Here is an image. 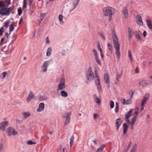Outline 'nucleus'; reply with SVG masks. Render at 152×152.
<instances>
[{"label":"nucleus","mask_w":152,"mask_h":152,"mask_svg":"<svg viewBox=\"0 0 152 152\" xmlns=\"http://www.w3.org/2000/svg\"><path fill=\"white\" fill-rule=\"evenodd\" d=\"M113 39V45L115 50V54L116 57L119 59L121 56L120 52V45L118 42V40L116 36L115 33L114 34L112 37Z\"/></svg>","instance_id":"f257e3e1"},{"label":"nucleus","mask_w":152,"mask_h":152,"mask_svg":"<svg viewBox=\"0 0 152 152\" xmlns=\"http://www.w3.org/2000/svg\"><path fill=\"white\" fill-rule=\"evenodd\" d=\"M104 15L109 17V20L111 21L112 20V16L115 12V9L113 7L110 6H107L104 7L103 10Z\"/></svg>","instance_id":"f03ea898"},{"label":"nucleus","mask_w":152,"mask_h":152,"mask_svg":"<svg viewBox=\"0 0 152 152\" xmlns=\"http://www.w3.org/2000/svg\"><path fill=\"white\" fill-rule=\"evenodd\" d=\"M85 76L88 82H91L94 79V76L91 67L88 69Z\"/></svg>","instance_id":"7ed1b4c3"},{"label":"nucleus","mask_w":152,"mask_h":152,"mask_svg":"<svg viewBox=\"0 0 152 152\" xmlns=\"http://www.w3.org/2000/svg\"><path fill=\"white\" fill-rule=\"evenodd\" d=\"M66 87L65 80L64 77H62L60 80L59 84L57 85V90H62L65 88Z\"/></svg>","instance_id":"20e7f679"},{"label":"nucleus","mask_w":152,"mask_h":152,"mask_svg":"<svg viewBox=\"0 0 152 152\" xmlns=\"http://www.w3.org/2000/svg\"><path fill=\"white\" fill-rule=\"evenodd\" d=\"M71 112H69L68 113H66L64 114V117H65V124L66 125L70 123Z\"/></svg>","instance_id":"39448f33"},{"label":"nucleus","mask_w":152,"mask_h":152,"mask_svg":"<svg viewBox=\"0 0 152 152\" xmlns=\"http://www.w3.org/2000/svg\"><path fill=\"white\" fill-rule=\"evenodd\" d=\"M0 15L2 16L10 15L9 12L7 10V8L4 7L0 9Z\"/></svg>","instance_id":"423d86ee"},{"label":"nucleus","mask_w":152,"mask_h":152,"mask_svg":"<svg viewBox=\"0 0 152 152\" xmlns=\"http://www.w3.org/2000/svg\"><path fill=\"white\" fill-rule=\"evenodd\" d=\"M49 62V61H46L44 62L41 67L42 71V72H46Z\"/></svg>","instance_id":"0eeeda50"},{"label":"nucleus","mask_w":152,"mask_h":152,"mask_svg":"<svg viewBox=\"0 0 152 152\" xmlns=\"http://www.w3.org/2000/svg\"><path fill=\"white\" fill-rule=\"evenodd\" d=\"M8 135L10 136L12 135H15L18 134V132L15 131V129L12 127H9L8 129Z\"/></svg>","instance_id":"6e6552de"},{"label":"nucleus","mask_w":152,"mask_h":152,"mask_svg":"<svg viewBox=\"0 0 152 152\" xmlns=\"http://www.w3.org/2000/svg\"><path fill=\"white\" fill-rule=\"evenodd\" d=\"M80 0H74L72 2V7L70 9V12L73 10L77 6Z\"/></svg>","instance_id":"1a4fd4ad"},{"label":"nucleus","mask_w":152,"mask_h":152,"mask_svg":"<svg viewBox=\"0 0 152 152\" xmlns=\"http://www.w3.org/2000/svg\"><path fill=\"white\" fill-rule=\"evenodd\" d=\"M132 113V110L130 109L129 111L126 113L125 115L126 120L127 123H129V117L131 115Z\"/></svg>","instance_id":"9d476101"},{"label":"nucleus","mask_w":152,"mask_h":152,"mask_svg":"<svg viewBox=\"0 0 152 152\" xmlns=\"http://www.w3.org/2000/svg\"><path fill=\"white\" fill-rule=\"evenodd\" d=\"M149 94H145L144 95L142 99V100L141 105L142 106L144 105V104L148 100Z\"/></svg>","instance_id":"9b49d317"},{"label":"nucleus","mask_w":152,"mask_h":152,"mask_svg":"<svg viewBox=\"0 0 152 152\" xmlns=\"http://www.w3.org/2000/svg\"><path fill=\"white\" fill-rule=\"evenodd\" d=\"M8 122L4 121L0 124V129L4 131L5 130L6 127L7 125Z\"/></svg>","instance_id":"f8f14e48"},{"label":"nucleus","mask_w":152,"mask_h":152,"mask_svg":"<svg viewBox=\"0 0 152 152\" xmlns=\"http://www.w3.org/2000/svg\"><path fill=\"white\" fill-rule=\"evenodd\" d=\"M137 24L140 26H142L143 25V22L142 20V18L141 16L138 14L137 16Z\"/></svg>","instance_id":"ddd939ff"},{"label":"nucleus","mask_w":152,"mask_h":152,"mask_svg":"<svg viewBox=\"0 0 152 152\" xmlns=\"http://www.w3.org/2000/svg\"><path fill=\"white\" fill-rule=\"evenodd\" d=\"M45 104L43 103H39V106L37 110V112H40L43 111L44 109Z\"/></svg>","instance_id":"4468645a"},{"label":"nucleus","mask_w":152,"mask_h":152,"mask_svg":"<svg viewBox=\"0 0 152 152\" xmlns=\"http://www.w3.org/2000/svg\"><path fill=\"white\" fill-rule=\"evenodd\" d=\"M104 78L105 81V83L106 84V86L108 88L109 87L110 81L108 76L106 75L104 76Z\"/></svg>","instance_id":"2eb2a0df"},{"label":"nucleus","mask_w":152,"mask_h":152,"mask_svg":"<svg viewBox=\"0 0 152 152\" xmlns=\"http://www.w3.org/2000/svg\"><path fill=\"white\" fill-rule=\"evenodd\" d=\"M122 121L121 118H118L115 121V125L117 129V130L118 129L122 123Z\"/></svg>","instance_id":"dca6fc26"},{"label":"nucleus","mask_w":152,"mask_h":152,"mask_svg":"<svg viewBox=\"0 0 152 152\" xmlns=\"http://www.w3.org/2000/svg\"><path fill=\"white\" fill-rule=\"evenodd\" d=\"M93 97L96 102L98 105L101 104V99L98 98L96 94L93 95Z\"/></svg>","instance_id":"f3484780"},{"label":"nucleus","mask_w":152,"mask_h":152,"mask_svg":"<svg viewBox=\"0 0 152 152\" xmlns=\"http://www.w3.org/2000/svg\"><path fill=\"white\" fill-rule=\"evenodd\" d=\"M34 95L33 94L32 91H31L28 95V96L27 99V101L28 102H29L34 97Z\"/></svg>","instance_id":"a211bd4d"},{"label":"nucleus","mask_w":152,"mask_h":152,"mask_svg":"<svg viewBox=\"0 0 152 152\" xmlns=\"http://www.w3.org/2000/svg\"><path fill=\"white\" fill-rule=\"evenodd\" d=\"M123 133L124 134H125L127 132V130L128 128V126L127 124L124 123L123 124Z\"/></svg>","instance_id":"6ab92c4d"},{"label":"nucleus","mask_w":152,"mask_h":152,"mask_svg":"<svg viewBox=\"0 0 152 152\" xmlns=\"http://www.w3.org/2000/svg\"><path fill=\"white\" fill-rule=\"evenodd\" d=\"M38 99L39 101H42L47 100L48 97L44 95H40L38 97Z\"/></svg>","instance_id":"aec40b11"},{"label":"nucleus","mask_w":152,"mask_h":152,"mask_svg":"<svg viewBox=\"0 0 152 152\" xmlns=\"http://www.w3.org/2000/svg\"><path fill=\"white\" fill-rule=\"evenodd\" d=\"M122 12L124 14V17L125 18H127L128 16V10L125 8L123 9Z\"/></svg>","instance_id":"412c9836"},{"label":"nucleus","mask_w":152,"mask_h":152,"mask_svg":"<svg viewBox=\"0 0 152 152\" xmlns=\"http://www.w3.org/2000/svg\"><path fill=\"white\" fill-rule=\"evenodd\" d=\"M60 94L62 97H66L68 96L67 93L64 90H62L60 92Z\"/></svg>","instance_id":"4be33fe9"},{"label":"nucleus","mask_w":152,"mask_h":152,"mask_svg":"<svg viewBox=\"0 0 152 152\" xmlns=\"http://www.w3.org/2000/svg\"><path fill=\"white\" fill-rule=\"evenodd\" d=\"M63 18V16L62 15L60 14L58 16V19L59 21V23L61 25H63L64 23V22L62 20Z\"/></svg>","instance_id":"5701e85b"},{"label":"nucleus","mask_w":152,"mask_h":152,"mask_svg":"<svg viewBox=\"0 0 152 152\" xmlns=\"http://www.w3.org/2000/svg\"><path fill=\"white\" fill-rule=\"evenodd\" d=\"M146 21L148 27L152 30V24L151 20H147Z\"/></svg>","instance_id":"b1692460"},{"label":"nucleus","mask_w":152,"mask_h":152,"mask_svg":"<svg viewBox=\"0 0 152 152\" xmlns=\"http://www.w3.org/2000/svg\"><path fill=\"white\" fill-rule=\"evenodd\" d=\"M74 137L73 135L71 136L70 139V146L71 148L72 147V145L74 143Z\"/></svg>","instance_id":"393cba45"},{"label":"nucleus","mask_w":152,"mask_h":152,"mask_svg":"<svg viewBox=\"0 0 152 152\" xmlns=\"http://www.w3.org/2000/svg\"><path fill=\"white\" fill-rule=\"evenodd\" d=\"M140 83L141 85H143L144 83L145 84H149L150 85H152V81H151L150 80H148V82H146L145 80H143Z\"/></svg>","instance_id":"a878e982"},{"label":"nucleus","mask_w":152,"mask_h":152,"mask_svg":"<svg viewBox=\"0 0 152 152\" xmlns=\"http://www.w3.org/2000/svg\"><path fill=\"white\" fill-rule=\"evenodd\" d=\"M14 22H13L10 25L9 27V34H10L11 32L14 30V27L13 25Z\"/></svg>","instance_id":"bb28decb"},{"label":"nucleus","mask_w":152,"mask_h":152,"mask_svg":"<svg viewBox=\"0 0 152 152\" xmlns=\"http://www.w3.org/2000/svg\"><path fill=\"white\" fill-rule=\"evenodd\" d=\"M128 56L130 60L131 61V62H132L133 61V59L132 58V56L131 54V51L130 50H129L128 51Z\"/></svg>","instance_id":"cd10ccee"},{"label":"nucleus","mask_w":152,"mask_h":152,"mask_svg":"<svg viewBox=\"0 0 152 152\" xmlns=\"http://www.w3.org/2000/svg\"><path fill=\"white\" fill-rule=\"evenodd\" d=\"M104 147V145H101L100 147L97 149L96 152H101L103 150Z\"/></svg>","instance_id":"c85d7f7f"},{"label":"nucleus","mask_w":152,"mask_h":152,"mask_svg":"<svg viewBox=\"0 0 152 152\" xmlns=\"http://www.w3.org/2000/svg\"><path fill=\"white\" fill-rule=\"evenodd\" d=\"M51 52V47H49L47 50L46 53V55L49 56H50Z\"/></svg>","instance_id":"c756f323"},{"label":"nucleus","mask_w":152,"mask_h":152,"mask_svg":"<svg viewBox=\"0 0 152 152\" xmlns=\"http://www.w3.org/2000/svg\"><path fill=\"white\" fill-rule=\"evenodd\" d=\"M95 81L96 85L100 84V81L99 77H95Z\"/></svg>","instance_id":"7c9ffc66"},{"label":"nucleus","mask_w":152,"mask_h":152,"mask_svg":"<svg viewBox=\"0 0 152 152\" xmlns=\"http://www.w3.org/2000/svg\"><path fill=\"white\" fill-rule=\"evenodd\" d=\"M31 115L30 113L29 112H24L23 114V117L25 118H26Z\"/></svg>","instance_id":"2f4dec72"},{"label":"nucleus","mask_w":152,"mask_h":152,"mask_svg":"<svg viewBox=\"0 0 152 152\" xmlns=\"http://www.w3.org/2000/svg\"><path fill=\"white\" fill-rule=\"evenodd\" d=\"M137 119H136V118H133L132 119V121L129 123H128V124H130L131 125H134L135 123V121Z\"/></svg>","instance_id":"473e14b6"},{"label":"nucleus","mask_w":152,"mask_h":152,"mask_svg":"<svg viewBox=\"0 0 152 152\" xmlns=\"http://www.w3.org/2000/svg\"><path fill=\"white\" fill-rule=\"evenodd\" d=\"M136 151L137 146L136 144H135L133 146L130 152H136Z\"/></svg>","instance_id":"72a5a7b5"},{"label":"nucleus","mask_w":152,"mask_h":152,"mask_svg":"<svg viewBox=\"0 0 152 152\" xmlns=\"http://www.w3.org/2000/svg\"><path fill=\"white\" fill-rule=\"evenodd\" d=\"M95 59L96 63L100 66H101V63L99 60L98 56L94 57Z\"/></svg>","instance_id":"f704fd0d"},{"label":"nucleus","mask_w":152,"mask_h":152,"mask_svg":"<svg viewBox=\"0 0 152 152\" xmlns=\"http://www.w3.org/2000/svg\"><path fill=\"white\" fill-rule=\"evenodd\" d=\"M98 34L99 35L100 37L103 39L104 40H106V38L104 35L102 33L99 32L98 33Z\"/></svg>","instance_id":"c9c22d12"},{"label":"nucleus","mask_w":152,"mask_h":152,"mask_svg":"<svg viewBox=\"0 0 152 152\" xmlns=\"http://www.w3.org/2000/svg\"><path fill=\"white\" fill-rule=\"evenodd\" d=\"M14 8V6L12 5L11 6L10 8H7V10L9 12V14H10V12H11L12 13H13V12L12 10H13V8Z\"/></svg>","instance_id":"e433bc0d"},{"label":"nucleus","mask_w":152,"mask_h":152,"mask_svg":"<svg viewBox=\"0 0 152 152\" xmlns=\"http://www.w3.org/2000/svg\"><path fill=\"white\" fill-rule=\"evenodd\" d=\"M119 105L117 102H116L115 104V110L116 113L118 111Z\"/></svg>","instance_id":"4c0bfd02"},{"label":"nucleus","mask_w":152,"mask_h":152,"mask_svg":"<svg viewBox=\"0 0 152 152\" xmlns=\"http://www.w3.org/2000/svg\"><path fill=\"white\" fill-rule=\"evenodd\" d=\"M7 75V73L6 72H3L1 74V78L3 79L6 77Z\"/></svg>","instance_id":"58836bf2"},{"label":"nucleus","mask_w":152,"mask_h":152,"mask_svg":"<svg viewBox=\"0 0 152 152\" xmlns=\"http://www.w3.org/2000/svg\"><path fill=\"white\" fill-rule=\"evenodd\" d=\"M96 87L99 93H100L102 92V90L101 88V86L100 84L96 85Z\"/></svg>","instance_id":"ea45409f"},{"label":"nucleus","mask_w":152,"mask_h":152,"mask_svg":"<svg viewBox=\"0 0 152 152\" xmlns=\"http://www.w3.org/2000/svg\"><path fill=\"white\" fill-rule=\"evenodd\" d=\"M27 7V2L26 0H24L23 1V9H24Z\"/></svg>","instance_id":"a19ab883"},{"label":"nucleus","mask_w":152,"mask_h":152,"mask_svg":"<svg viewBox=\"0 0 152 152\" xmlns=\"http://www.w3.org/2000/svg\"><path fill=\"white\" fill-rule=\"evenodd\" d=\"M10 23V21L9 20H7L4 23V26L7 28L8 27L9 23Z\"/></svg>","instance_id":"79ce46f5"},{"label":"nucleus","mask_w":152,"mask_h":152,"mask_svg":"<svg viewBox=\"0 0 152 152\" xmlns=\"http://www.w3.org/2000/svg\"><path fill=\"white\" fill-rule=\"evenodd\" d=\"M27 143L28 145H31L36 144V143L35 142H32L31 140H29L27 141Z\"/></svg>","instance_id":"37998d69"},{"label":"nucleus","mask_w":152,"mask_h":152,"mask_svg":"<svg viewBox=\"0 0 152 152\" xmlns=\"http://www.w3.org/2000/svg\"><path fill=\"white\" fill-rule=\"evenodd\" d=\"M114 105V102L112 100H111L110 101V106L111 108H113Z\"/></svg>","instance_id":"c03bdc74"},{"label":"nucleus","mask_w":152,"mask_h":152,"mask_svg":"<svg viewBox=\"0 0 152 152\" xmlns=\"http://www.w3.org/2000/svg\"><path fill=\"white\" fill-rule=\"evenodd\" d=\"M132 30L130 28H128V31L129 32V35L130 37L132 35Z\"/></svg>","instance_id":"a18cd8bd"},{"label":"nucleus","mask_w":152,"mask_h":152,"mask_svg":"<svg viewBox=\"0 0 152 152\" xmlns=\"http://www.w3.org/2000/svg\"><path fill=\"white\" fill-rule=\"evenodd\" d=\"M45 15V14L44 13H42L41 14L40 19L41 20V21H42L43 20Z\"/></svg>","instance_id":"49530a36"},{"label":"nucleus","mask_w":152,"mask_h":152,"mask_svg":"<svg viewBox=\"0 0 152 152\" xmlns=\"http://www.w3.org/2000/svg\"><path fill=\"white\" fill-rule=\"evenodd\" d=\"M4 29L3 27H1L0 28V36H1L3 34V33L4 32Z\"/></svg>","instance_id":"de8ad7c7"},{"label":"nucleus","mask_w":152,"mask_h":152,"mask_svg":"<svg viewBox=\"0 0 152 152\" xmlns=\"http://www.w3.org/2000/svg\"><path fill=\"white\" fill-rule=\"evenodd\" d=\"M18 15H20L22 13V9L21 7H20L18 8Z\"/></svg>","instance_id":"09e8293b"},{"label":"nucleus","mask_w":152,"mask_h":152,"mask_svg":"<svg viewBox=\"0 0 152 152\" xmlns=\"http://www.w3.org/2000/svg\"><path fill=\"white\" fill-rule=\"evenodd\" d=\"M108 48L110 50V52H111L112 50V46L110 44V43H108Z\"/></svg>","instance_id":"8fccbe9b"},{"label":"nucleus","mask_w":152,"mask_h":152,"mask_svg":"<svg viewBox=\"0 0 152 152\" xmlns=\"http://www.w3.org/2000/svg\"><path fill=\"white\" fill-rule=\"evenodd\" d=\"M138 113V111H135L133 114V115L134 116V117L133 118H136V119H137V115Z\"/></svg>","instance_id":"3c124183"},{"label":"nucleus","mask_w":152,"mask_h":152,"mask_svg":"<svg viewBox=\"0 0 152 152\" xmlns=\"http://www.w3.org/2000/svg\"><path fill=\"white\" fill-rule=\"evenodd\" d=\"M93 52L94 54V57L97 56L98 55L97 53V51L96 50L94 49H93Z\"/></svg>","instance_id":"603ef678"},{"label":"nucleus","mask_w":152,"mask_h":152,"mask_svg":"<svg viewBox=\"0 0 152 152\" xmlns=\"http://www.w3.org/2000/svg\"><path fill=\"white\" fill-rule=\"evenodd\" d=\"M131 103V100L129 99L126 100V104H129Z\"/></svg>","instance_id":"864d4df0"},{"label":"nucleus","mask_w":152,"mask_h":152,"mask_svg":"<svg viewBox=\"0 0 152 152\" xmlns=\"http://www.w3.org/2000/svg\"><path fill=\"white\" fill-rule=\"evenodd\" d=\"M5 4L2 1H0V7H4Z\"/></svg>","instance_id":"5fc2aeb1"},{"label":"nucleus","mask_w":152,"mask_h":152,"mask_svg":"<svg viewBox=\"0 0 152 152\" xmlns=\"http://www.w3.org/2000/svg\"><path fill=\"white\" fill-rule=\"evenodd\" d=\"M97 47L98 50L100 51V53L102 52V50L100 47V45L99 44H98L97 45Z\"/></svg>","instance_id":"6e6d98bb"},{"label":"nucleus","mask_w":152,"mask_h":152,"mask_svg":"<svg viewBox=\"0 0 152 152\" xmlns=\"http://www.w3.org/2000/svg\"><path fill=\"white\" fill-rule=\"evenodd\" d=\"M94 72H95V77H99V75H98V74L97 72V71H96V68H95V69Z\"/></svg>","instance_id":"4d7b16f0"},{"label":"nucleus","mask_w":152,"mask_h":152,"mask_svg":"<svg viewBox=\"0 0 152 152\" xmlns=\"http://www.w3.org/2000/svg\"><path fill=\"white\" fill-rule=\"evenodd\" d=\"M136 38H137L140 41H142V38L140 36V35L137 36L135 37Z\"/></svg>","instance_id":"13d9d810"},{"label":"nucleus","mask_w":152,"mask_h":152,"mask_svg":"<svg viewBox=\"0 0 152 152\" xmlns=\"http://www.w3.org/2000/svg\"><path fill=\"white\" fill-rule=\"evenodd\" d=\"M129 94L130 95L131 98H132L133 97V92L132 91H131L129 92Z\"/></svg>","instance_id":"bf43d9fd"},{"label":"nucleus","mask_w":152,"mask_h":152,"mask_svg":"<svg viewBox=\"0 0 152 152\" xmlns=\"http://www.w3.org/2000/svg\"><path fill=\"white\" fill-rule=\"evenodd\" d=\"M121 101L123 104H126V100L124 99H121Z\"/></svg>","instance_id":"052dcab7"},{"label":"nucleus","mask_w":152,"mask_h":152,"mask_svg":"<svg viewBox=\"0 0 152 152\" xmlns=\"http://www.w3.org/2000/svg\"><path fill=\"white\" fill-rule=\"evenodd\" d=\"M46 43H47L49 44L50 42L49 40V37H47L46 39Z\"/></svg>","instance_id":"680f3d73"},{"label":"nucleus","mask_w":152,"mask_h":152,"mask_svg":"<svg viewBox=\"0 0 152 152\" xmlns=\"http://www.w3.org/2000/svg\"><path fill=\"white\" fill-rule=\"evenodd\" d=\"M66 54V51L64 50H63L61 52V54L62 55H65Z\"/></svg>","instance_id":"e2e57ef3"},{"label":"nucleus","mask_w":152,"mask_h":152,"mask_svg":"<svg viewBox=\"0 0 152 152\" xmlns=\"http://www.w3.org/2000/svg\"><path fill=\"white\" fill-rule=\"evenodd\" d=\"M100 53V55L101 56V58H102V60H104V59L103 58V54L102 53V52H101Z\"/></svg>","instance_id":"0e129e2a"},{"label":"nucleus","mask_w":152,"mask_h":152,"mask_svg":"<svg viewBox=\"0 0 152 152\" xmlns=\"http://www.w3.org/2000/svg\"><path fill=\"white\" fill-rule=\"evenodd\" d=\"M121 76H122V74H120L119 75H118V76H117V79H119L121 77Z\"/></svg>","instance_id":"69168bd1"},{"label":"nucleus","mask_w":152,"mask_h":152,"mask_svg":"<svg viewBox=\"0 0 152 152\" xmlns=\"http://www.w3.org/2000/svg\"><path fill=\"white\" fill-rule=\"evenodd\" d=\"M147 32L146 31H144L143 32V35L144 37H145L146 34Z\"/></svg>","instance_id":"338daca9"},{"label":"nucleus","mask_w":152,"mask_h":152,"mask_svg":"<svg viewBox=\"0 0 152 152\" xmlns=\"http://www.w3.org/2000/svg\"><path fill=\"white\" fill-rule=\"evenodd\" d=\"M92 142L94 144L96 145L97 144V140L96 139L92 141Z\"/></svg>","instance_id":"774afa93"}]
</instances>
